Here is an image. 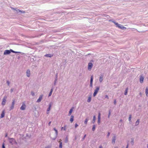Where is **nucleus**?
<instances>
[{"label":"nucleus","instance_id":"1","mask_svg":"<svg viewBox=\"0 0 148 148\" xmlns=\"http://www.w3.org/2000/svg\"><path fill=\"white\" fill-rule=\"evenodd\" d=\"M112 22L114 23L116 25V27H118L119 29L123 30H124L126 29V27L123 26L122 25L119 24L117 23H116L114 21H111Z\"/></svg>","mask_w":148,"mask_h":148},{"label":"nucleus","instance_id":"2","mask_svg":"<svg viewBox=\"0 0 148 148\" xmlns=\"http://www.w3.org/2000/svg\"><path fill=\"white\" fill-rule=\"evenodd\" d=\"M93 62L94 60H91L90 61V62L88 63V70H91L93 66V64L92 63V62Z\"/></svg>","mask_w":148,"mask_h":148},{"label":"nucleus","instance_id":"3","mask_svg":"<svg viewBox=\"0 0 148 148\" xmlns=\"http://www.w3.org/2000/svg\"><path fill=\"white\" fill-rule=\"evenodd\" d=\"M99 86H97L96 89L95 90L94 93L93 94V96L94 97H95L98 93L99 90Z\"/></svg>","mask_w":148,"mask_h":148},{"label":"nucleus","instance_id":"4","mask_svg":"<svg viewBox=\"0 0 148 148\" xmlns=\"http://www.w3.org/2000/svg\"><path fill=\"white\" fill-rule=\"evenodd\" d=\"M12 49L5 50L3 53V55H6L10 54L12 52Z\"/></svg>","mask_w":148,"mask_h":148},{"label":"nucleus","instance_id":"5","mask_svg":"<svg viewBox=\"0 0 148 148\" xmlns=\"http://www.w3.org/2000/svg\"><path fill=\"white\" fill-rule=\"evenodd\" d=\"M26 106L24 102L22 103V105L20 108V109L22 110H25L26 108Z\"/></svg>","mask_w":148,"mask_h":148},{"label":"nucleus","instance_id":"6","mask_svg":"<svg viewBox=\"0 0 148 148\" xmlns=\"http://www.w3.org/2000/svg\"><path fill=\"white\" fill-rule=\"evenodd\" d=\"M93 77L92 75H91L90 77V86L91 87H92L93 82Z\"/></svg>","mask_w":148,"mask_h":148},{"label":"nucleus","instance_id":"7","mask_svg":"<svg viewBox=\"0 0 148 148\" xmlns=\"http://www.w3.org/2000/svg\"><path fill=\"white\" fill-rule=\"evenodd\" d=\"M15 103V100L14 99L12 100V104L10 108V110H11L14 109V108Z\"/></svg>","mask_w":148,"mask_h":148},{"label":"nucleus","instance_id":"8","mask_svg":"<svg viewBox=\"0 0 148 148\" xmlns=\"http://www.w3.org/2000/svg\"><path fill=\"white\" fill-rule=\"evenodd\" d=\"M101 114L99 112L98 114V121L97 123L98 125H100L101 123Z\"/></svg>","mask_w":148,"mask_h":148},{"label":"nucleus","instance_id":"9","mask_svg":"<svg viewBox=\"0 0 148 148\" xmlns=\"http://www.w3.org/2000/svg\"><path fill=\"white\" fill-rule=\"evenodd\" d=\"M9 142L10 143L12 144H14L16 141L14 139L12 138H9Z\"/></svg>","mask_w":148,"mask_h":148},{"label":"nucleus","instance_id":"10","mask_svg":"<svg viewBox=\"0 0 148 148\" xmlns=\"http://www.w3.org/2000/svg\"><path fill=\"white\" fill-rule=\"evenodd\" d=\"M144 79V77L142 75H141L140 76L139 81L140 83L142 84L143 83Z\"/></svg>","mask_w":148,"mask_h":148},{"label":"nucleus","instance_id":"11","mask_svg":"<svg viewBox=\"0 0 148 148\" xmlns=\"http://www.w3.org/2000/svg\"><path fill=\"white\" fill-rule=\"evenodd\" d=\"M6 97H3V99L2 101L1 102V105L3 106H4L5 104L6 101Z\"/></svg>","mask_w":148,"mask_h":148},{"label":"nucleus","instance_id":"12","mask_svg":"<svg viewBox=\"0 0 148 148\" xmlns=\"http://www.w3.org/2000/svg\"><path fill=\"white\" fill-rule=\"evenodd\" d=\"M43 96V95H40L39 96V97L38 99L36 101V102L39 103V102H40L42 99Z\"/></svg>","mask_w":148,"mask_h":148},{"label":"nucleus","instance_id":"13","mask_svg":"<svg viewBox=\"0 0 148 148\" xmlns=\"http://www.w3.org/2000/svg\"><path fill=\"white\" fill-rule=\"evenodd\" d=\"M58 73H57L55 75V80L54 81V82L53 83V84L54 85V86H55L58 80Z\"/></svg>","mask_w":148,"mask_h":148},{"label":"nucleus","instance_id":"14","mask_svg":"<svg viewBox=\"0 0 148 148\" xmlns=\"http://www.w3.org/2000/svg\"><path fill=\"white\" fill-rule=\"evenodd\" d=\"M53 104V103L52 102H50L49 104V107L47 109V112H49L51 110V108L52 105Z\"/></svg>","mask_w":148,"mask_h":148},{"label":"nucleus","instance_id":"15","mask_svg":"<svg viewBox=\"0 0 148 148\" xmlns=\"http://www.w3.org/2000/svg\"><path fill=\"white\" fill-rule=\"evenodd\" d=\"M16 12L19 14H20L22 13L24 14L25 13V11H23V10H20L18 9L16 10Z\"/></svg>","mask_w":148,"mask_h":148},{"label":"nucleus","instance_id":"16","mask_svg":"<svg viewBox=\"0 0 148 148\" xmlns=\"http://www.w3.org/2000/svg\"><path fill=\"white\" fill-rule=\"evenodd\" d=\"M103 74H101L100 75L99 78V81L100 83L101 82L103 81Z\"/></svg>","mask_w":148,"mask_h":148},{"label":"nucleus","instance_id":"17","mask_svg":"<svg viewBox=\"0 0 148 148\" xmlns=\"http://www.w3.org/2000/svg\"><path fill=\"white\" fill-rule=\"evenodd\" d=\"M5 115V110H3L1 115L0 118H3Z\"/></svg>","mask_w":148,"mask_h":148},{"label":"nucleus","instance_id":"18","mask_svg":"<svg viewBox=\"0 0 148 148\" xmlns=\"http://www.w3.org/2000/svg\"><path fill=\"white\" fill-rule=\"evenodd\" d=\"M116 138V137L115 136H113L112 138V143L113 144L115 143Z\"/></svg>","mask_w":148,"mask_h":148},{"label":"nucleus","instance_id":"19","mask_svg":"<svg viewBox=\"0 0 148 148\" xmlns=\"http://www.w3.org/2000/svg\"><path fill=\"white\" fill-rule=\"evenodd\" d=\"M74 108L73 107H72L71 108L70 110L69 111V113H68V115L69 116L71 115V113L73 111V110L74 109Z\"/></svg>","mask_w":148,"mask_h":148},{"label":"nucleus","instance_id":"20","mask_svg":"<svg viewBox=\"0 0 148 148\" xmlns=\"http://www.w3.org/2000/svg\"><path fill=\"white\" fill-rule=\"evenodd\" d=\"M53 54H48L45 55L44 56L47 57L51 58L53 57Z\"/></svg>","mask_w":148,"mask_h":148},{"label":"nucleus","instance_id":"21","mask_svg":"<svg viewBox=\"0 0 148 148\" xmlns=\"http://www.w3.org/2000/svg\"><path fill=\"white\" fill-rule=\"evenodd\" d=\"M26 75L27 77H29L30 75V71L29 69H28L27 71Z\"/></svg>","mask_w":148,"mask_h":148},{"label":"nucleus","instance_id":"22","mask_svg":"<svg viewBox=\"0 0 148 148\" xmlns=\"http://www.w3.org/2000/svg\"><path fill=\"white\" fill-rule=\"evenodd\" d=\"M11 51H12V52L13 53H20L21 54H23V53H22V52H21L16 51H14L12 49V50Z\"/></svg>","mask_w":148,"mask_h":148},{"label":"nucleus","instance_id":"23","mask_svg":"<svg viewBox=\"0 0 148 148\" xmlns=\"http://www.w3.org/2000/svg\"><path fill=\"white\" fill-rule=\"evenodd\" d=\"M74 121V116L73 115L71 116L70 119V121L71 122V123H72Z\"/></svg>","mask_w":148,"mask_h":148},{"label":"nucleus","instance_id":"24","mask_svg":"<svg viewBox=\"0 0 148 148\" xmlns=\"http://www.w3.org/2000/svg\"><path fill=\"white\" fill-rule=\"evenodd\" d=\"M96 117L95 115L94 116H93V118L92 119V123L93 124L94 123L95 121Z\"/></svg>","mask_w":148,"mask_h":148},{"label":"nucleus","instance_id":"25","mask_svg":"<svg viewBox=\"0 0 148 148\" xmlns=\"http://www.w3.org/2000/svg\"><path fill=\"white\" fill-rule=\"evenodd\" d=\"M128 87L126 88H125V92H124V95H127V92H128Z\"/></svg>","mask_w":148,"mask_h":148},{"label":"nucleus","instance_id":"26","mask_svg":"<svg viewBox=\"0 0 148 148\" xmlns=\"http://www.w3.org/2000/svg\"><path fill=\"white\" fill-rule=\"evenodd\" d=\"M145 93L146 96H148V87H146L145 89Z\"/></svg>","mask_w":148,"mask_h":148},{"label":"nucleus","instance_id":"27","mask_svg":"<svg viewBox=\"0 0 148 148\" xmlns=\"http://www.w3.org/2000/svg\"><path fill=\"white\" fill-rule=\"evenodd\" d=\"M59 142V148H62V143L61 141H60Z\"/></svg>","mask_w":148,"mask_h":148},{"label":"nucleus","instance_id":"28","mask_svg":"<svg viewBox=\"0 0 148 148\" xmlns=\"http://www.w3.org/2000/svg\"><path fill=\"white\" fill-rule=\"evenodd\" d=\"M54 130L55 132L56 136H57L58 135V130L56 128H54L53 129Z\"/></svg>","mask_w":148,"mask_h":148},{"label":"nucleus","instance_id":"29","mask_svg":"<svg viewBox=\"0 0 148 148\" xmlns=\"http://www.w3.org/2000/svg\"><path fill=\"white\" fill-rule=\"evenodd\" d=\"M139 121L140 120L139 119H138L136 121V123L135 125L136 126H137L139 124Z\"/></svg>","mask_w":148,"mask_h":148},{"label":"nucleus","instance_id":"30","mask_svg":"<svg viewBox=\"0 0 148 148\" xmlns=\"http://www.w3.org/2000/svg\"><path fill=\"white\" fill-rule=\"evenodd\" d=\"M68 138L67 136H66L65 138V140H64V142L65 143H67L68 142Z\"/></svg>","mask_w":148,"mask_h":148},{"label":"nucleus","instance_id":"31","mask_svg":"<svg viewBox=\"0 0 148 148\" xmlns=\"http://www.w3.org/2000/svg\"><path fill=\"white\" fill-rule=\"evenodd\" d=\"M131 144L133 145L134 144V138H131Z\"/></svg>","mask_w":148,"mask_h":148},{"label":"nucleus","instance_id":"32","mask_svg":"<svg viewBox=\"0 0 148 148\" xmlns=\"http://www.w3.org/2000/svg\"><path fill=\"white\" fill-rule=\"evenodd\" d=\"M91 100V97L90 96L88 97L87 101L88 103L90 102Z\"/></svg>","mask_w":148,"mask_h":148},{"label":"nucleus","instance_id":"33","mask_svg":"<svg viewBox=\"0 0 148 148\" xmlns=\"http://www.w3.org/2000/svg\"><path fill=\"white\" fill-rule=\"evenodd\" d=\"M132 117V115L131 114H130L129 115V117L128 118V120H129V121L130 123L131 122H132V121H131Z\"/></svg>","mask_w":148,"mask_h":148},{"label":"nucleus","instance_id":"34","mask_svg":"<svg viewBox=\"0 0 148 148\" xmlns=\"http://www.w3.org/2000/svg\"><path fill=\"white\" fill-rule=\"evenodd\" d=\"M66 125H64V127H61V130H63L64 131H65L66 130Z\"/></svg>","mask_w":148,"mask_h":148},{"label":"nucleus","instance_id":"35","mask_svg":"<svg viewBox=\"0 0 148 148\" xmlns=\"http://www.w3.org/2000/svg\"><path fill=\"white\" fill-rule=\"evenodd\" d=\"M96 126L95 125H93L92 127V130L93 131H94L95 130Z\"/></svg>","mask_w":148,"mask_h":148},{"label":"nucleus","instance_id":"36","mask_svg":"<svg viewBox=\"0 0 148 148\" xmlns=\"http://www.w3.org/2000/svg\"><path fill=\"white\" fill-rule=\"evenodd\" d=\"M111 114V110H109V113H108V118H110Z\"/></svg>","mask_w":148,"mask_h":148},{"label":"nucleus","instance_id":"37","mask_svg":"<svg viewBox=\"0 0 148 148\" xmlns=\"http://www.w3.org/2000/svg\"><path fill=\"white\" fill-rule=\"evenodd\" d=\"M88 121V119L87 118L84 121V123L86 125L87 124Z\"/></svg>","mask_w":148,"mask_h":148},{"label":"nucleus","instance_id":"38","mask_svg":"<svg viewBox=\"0 0 148 148\" xmlns=\"http://www.w3.org/2000/svg\"><path fill=\"white\" fill-rule=\"evenodd\" d=\"M86 134H85L84 137H83V138H82L81 140L83 141L85 139V138H86Z\"/></svg>","mask_w":148,"mask_h":148},{"label":"nucleus","instance_id":"39","mask_svg":"<svg viewBox=\"0 0 148 148\" xmlns=\"http://www.w3.org/2000/svg\"><path fill=\"white\" fill-rule=\"evenodd\" d=\"M31 94L32 96H34L35 95V93L34 92L32 91L31 92Z\"/></svg>","mask_w":148,"mask_h":148},{"label":"nucleus","instance_id":"40","mask_svg":"<svg viewBox=\"0 0 148 148\" xmlns=\"http://www.w3.org/2000/svg\"><path fill=\"white\" fill-rule=\"evenodd\" d=\"M110 133L109 132H108V134H107V138H109V137L110 135Z\"/></svg>","mask_w":148,"mask_h":148},{"label":"nucleus","instance_id":"41","mask_svg":"<svg viewBox=\"0 0 148 148\" xmlns=\"http://www.w3.org/2000/svg\"><path fill=\"white\" fill-rule=\"evenodd\" d=\"M11 8L13 10H15L16 12V10H17V9L16 8H14L13 7H11Z\"/></svg>","mask_w":148,"mask_h":148},{"label":"nucleus","instance_id":"42","mask_svg":"<svg viewBox=\"0 0 148 148\" xmlns=\"http://www.w3.org/2000/svg\"><path fill=\"white\" fill-rule=\"evenodd\" d=\"M2 148H5V144L4 143H3L2 145Z\"/></svg>","mask_w":148,"mask_h":148},{"label":"nucleus","instance_id":"43","mask_svg":"<svg viewBox=\"0 0 148 148\" xmlns=\"http://www.w3.org/2000/svg\"><path fill=\"white\" fill-rule=\"evenodd\" d=\"M52 92H50L49 94L48 97H50V96H51V95H52Z\"/></svg>","mask_w":148,"mask_h":148},{"label":"nucleus","instance_id":"44","mask_svg":"<svg viewBox=\"0 0 148 148\" xmlns=\"http://www.w3.org/2000/svg\"><path fill=\"white\" fill-rule=\"evenodd\" d=\"M6 83L8 86H9L10 84V82L8 80H7L6 82Z\"/></svg>","mask_w":148,"mask_h":148},{"label":"nucleus","instance_id":"45","mask_svg":"<svg viewBox=\"0 0 148 148\" xmlns=\"http://www.w3.org/2000/svg\"><path fill=\"white\" fill-rule=\"evenodd\" d=\"M116 99H115L114 101V105H116Z\"/></svg>","mask_w":148,"mask_h":148},{"label":"nucleus","instance_id":"46","mask_svg":"<svg viewBox=\"0 0 148 148\" xmlns=\"http://www.w3.org/2000/svg\"><path fill=\"white\" fill-rule=\"evenodd\" d=\"M78 126V125L77 123H75V128H76Z\"/></svg>","mask_w":148,"mask_h":148},{"label":"nucleus","instance_id":"47","mask_svg":"<svg viewBox=\"0 0 148 148\" xmlns=\"http://www.w3.org/2000/svg\"><path fill=\"white\" fill-rule=\"evenodd\" d=\"M105 98H106L107 99H109L108 97V95H105Z\"/></svg>","mask_w":148,"mask_h":148},{"label":"nucleus","instance_id":"48","mask_svg":"<svg viewBox=\"0 0 148 148\" xmlns=\"http://www.w3.org/2000/svg\"><path fill=\"white\" fill-rule=\"evenodd\" d=\"M13 91V89L12 88L10 89V92H12Z\"/></svg>","mask_w":148,"mask_h":148},{"label":"nucleus","instance_id":"49","mask_svg":"<svg viewBox=\"0 0 148 148\" xmlns=\"http://www.w3.org/2000/svg\"><path fill=\"white\" fill-rule=\"evenodd\" d=\"M53 89L52 88H51V90H50V92H51L52 93V92H53Z\"/></svg>","mask_w":148,"mask_h":148},{"label":"nucleus","instance_id":"50","mask_svg":"<svg viewBox=\"0 0 148 148\" xmlns=\"http://www.w3.org/2000/svg\"><path fill=\"white\" fill-rule=\"evenodd\" d=\"M54 86V85H53V86H52V87H51V88H52L53 89H54V86Z\"/></svg>","mask_w":148,"mask_h":148},{"label":"nucleus","instance_id":"51","mask_svg":"<svg viewBox=\"0 0 148 148\" xmlns=\"http://www.w3.org/2000/svg\"><path fill=\"white\" fill-rule=\"evenodd\" d=\"M8 134L7 133L5 134V137H8Z\"/></svg>","mask_w":148,"mask_h":148},{"label":"nucleus","instance_id":"52","mask_svg":"<svg viewBox=\"0 0 148 148\" xmlns=\"http://www.w3.org/2000/svg\"><path fill=\"white\" fill-rule=\"evenodd\" d=\"M99 148H103L102 146L101 145H100L99 147Z\"/></svg>","mask_w":148,"mask_h":148},{"label":"nucleus","instance_id":"53","mask_svg":"<svg viewBox=\"0 0 148 148\" xmlns=\"http://www.w3.org/2000/svg\"><path fill=\"white\" fill-rule=\"evenodd\" d=\"M45 148H51V147L49 146H47L45 147Z\"/></svg>","mask_w":148,"mask_h":148},{"label":"nucleus","instance_id":"54","mask_svg":"<svg viewBox=\"0 0 148 148\" xmlns=\"http://www.w3.org/2000/svg\"><path fill=\"white\" fill-rule=\"evenodd\" d=\"M51 121L49 122V123H48V125H50V124H51Z\"/></svg>","mask_w":148,"mask_h":148},{"label":"nucleus","instance_id":"55","mask_svg":"<svg viewBox=\"0 0 148 148\" xmlns=\"http://www.w3.org/2000/svg\"><path fill=\"white\" fill-rule=\"evenodd\" d=\"M128 147H129V145L128 144H127V145L126 146V148H128Z\"/></svg>","mask_w":148,"mask_h":148},{"label":"nucleus","instance_id":"56","mask_svg":"<svg viewBox=\"0 0 148 148\" xmlns=\"http://www.w3.org/2000/svg\"><path fill=\"white\" fill-rule=\"evenodd\" d=\"M56 137L55 138H53L52 139L53 140H55L56 138Z\"/></svg>","mask_w":148,"mask_h":148},{"label":"nucleus","instance_id":"57","mask_svg":"<svg viewBox=\"0 0 148 148\" xmlns=\"http://www.w3.org/2000/svg\"><path fill=\"white\" fill-rule=\"evenodd\" d=\"M123 121L122 120V119H121L119 120L120 122H122Z\"/></svg>","mask_w":148,"mask_h":148},{"label":"nucleus","instance_id":"58","mask_svg":"<svg viewBox=\"0 0 148 148\" xmlns=\"http://www.w3.org/2000/svg\"><path fill=\"white\" fill-rule=\"evenodd\" d=\"M56 148H58V147H56Z\"/></svg>","mask_w":148,"mask_h":148}]
</instances>
